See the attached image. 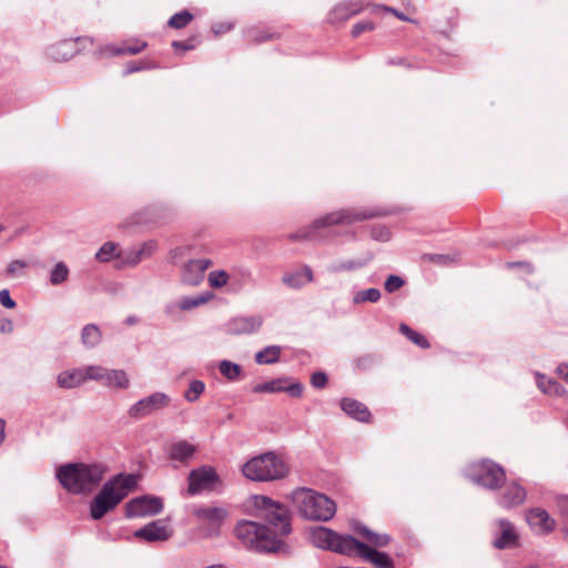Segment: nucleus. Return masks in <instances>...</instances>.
<instances>
[{"label": "nucleus", "mask_w": 568, "mask_h": 568, "mask_svg": "<svg viewBox=\"0 0 568 568\" xmlns=\"http://www.w3.org/2000/svg\"><path fill=\"white\" fill-rule=\"evenodd\" d=\"M105 467L100 464H65L57 469V478L72 494L90 493L103 479Z\"/></svg>", "instance_id": "obj_1"}, {"label": "nucleus", "mask_w": 568, "mask_h": 568, "mask_svg": "<svg viewBox=\"0 0 568 568\" xmlns=\"http://www.w3.org/2000/svg\"><path fill=\"white\" fill-rule=\"evenodd\" d=\"M136 486V476L133 474H118L109 479L92 499L90 516L94 520L104 517L113 510Z\"/></svg>", "instance_id": "obj_2"}, {"label": "nucleus", "mask_w": 568, "mask_h": 568, "mask_svg": "<svg viewBox=\"0 0 568 568\" xmlns=\"http://www.w3.org/2000/svg\"><path fill=\"white\" fill-rule=\"evenodd\" d=\"M383 213L372 209H343L315 220L306 230L290 235L291 240H318L324 237L323 230L333 225H349L359 221L379 216Z\"/></svg>", "instance_id": "obj_3"}, {"label": "nucleus", "mask_w": 568, "mask_h": 568, "mask_svg": "<svg viewBox=\"0 0 568 568\" xmlns=\"http://www.w3.org/2000/svg\"><path fill=\"white\" fill-rule=\"evenodd\" d=\"M291 497L298 514L305 519L327 521L336 513L335 503L324 494L313 489L305 487L296 488Z\"/></svg>", "instance_id": "obj_4"}, {"label": "nucleus", "mask_w": 568, "mask_h": 568, "mask_svg": "<svg viewBox=\"0 0 568 568\" xmlns=\"http://www.w3.org/2000/svg\"><path fill=\"white\" fill-rule=\"evenodd\" d=\"M236 537L250 549L258 552H278L286 549L285 542L268 527L244 520L235 528Z\"/></svg>", "instance_id": "obj_5"}, {"label": "nucleus", "mask_w": 568, "mask_h": 568, "mask_svg": "<svg viewBox=\"0 0 568 568\" xmlns=\"http://www.w3.org/2000/svg\"><path fill=\"white\" fill-rule=\"evenodd\" d=\"M242 473L254 481H272L285 477L288 474V467L274 453H265L246 462Z\"/></svg>", "instance_id": "obj_6"}, {"label": "nucleus", "mask_w": 568, "mask_h": 568, "mask_svg": "<svg viewBox=\"0 0 568 568\" xmlns=\"http://www.w3.org/2000/svg\"><path fill=\"white\" fill-rule=\"evenodd\" d=\"M256 516L271 525L281 536L292 531L290 511L283 504L266 496H254Z\"/></svg>", "instance_id": "obj_7"}, {"label": "nucleus", "mask_w": 568, "mask_h": 568, "mask_svg": "<svg viewBox=\"0 0 568 568\" xmlns=\"http://www.w3.org/2000/svg\"><path fill=\"white\" fill-rule=\"evenodd\" d=\"M310 538L312 544L317 548L328 549L347 556H352V546L355 545V538L353 536L339 535L323 526L312 529Z\"/></svg>", "instance_id": "obj_8"}, {"label": "nucleus", "mask_w": 568, "mask_h": 568, "mask_svg": "<svg viewBox=\"0 0 568 568\" xmlns=\"http://www.w3.org/2000/svg\"><path fill=\"white\" fill-rule=\"evenodd\" d=\"M172 398L163 392H154L130 406L128 415L133 419H142L170 406Z\"/></svg>", "instance_id": "obj_9"}, {"label": "nucleus", "mask_w": 568, "mask_h": 568, "mask_svg": "<svg viewBox=\"0 0 568 568\" xmlns=\"http://www.w3.org/2000/svg\"><path fill=\"white\" fill-rule=\"evenodd\" d=\"M471 479L479 486L497 489L505 481L506 475L501 466L493 460L485 459L473 466Z\"/></svg>", "instance_id": "obj_10"}, {"label": "nucleus", "mask_w": 568, "mask_h": 568, "mask_svg": "<svg viewBox=\"0 0 568 568\" xmlns=\"http://www.w3.org/2000/svg\"><path fill=\"white\" fill-rule=\"evenodd\" d=\"M163 509V501L160 497L143 495L126 503L125 516L128 518H140L155 516Z\"/></svg>", "instance_id": "obj_11"}, {"label": "nucleus", "mask_w": 568, "mask_h": 568, "mask_svg": "<svg viewBox=\"0 0 568 568\" xmlns=\"http://www.w3.org/2000/svg\"><path fill=\"white\" fill-rule=\"evenodd\" d=\"M187 479V493L193 496L203 490L212 489L213 485L219 480V477L212 467L203 466L192 470Z\"/></svg>", "instance_id": "obj_12"}, {"label": "nucleus", "mask_w": 568, "mask_h": 568, "mask_svg": "<svg viewBox=\"0 0 568 568\" xmlns=\"http://www.w3.org/2000/svg\"><path fill=\"white\" fill-rule=\"evenodd\" d=\"M158 248V243L155 241H148L141 244L140 246L129 248L126 251H121V253L116 254V260L119 261V267L125 266H135L142 260L148 258L153 255V253Z\"/></svg>", "instance_id": "obj_13"}, {"label": "nucleus", "mask_w": 568, "mask_h": 568, "mask_svg": "<svg viewBox=\"0 0 568 568\" xmlns=\"http://www.w3.org/2000/svg\"><path fill=\"white\" fill-rule=\"evenodd\" d=\"M263 322L261 315L236 316L225 324V332L231 335L253 334L260 331Z\"/></svg>", "instance_id": "obj_14"}, {"label": "nucleus", "mask_w": 568, "mask_h": 568, "mask_svg": "<svg viewBox=\"0 0 568 568\" xmlns=\"http://www.w3.org/2000/svg\"><path fill=\"white\" fill-rule=\"evenodd\" d=\"M356 554L376 568H392L394 565L393 559L386 552L378 551L355 538V545L352 546V555Z\"/></svg>", "instance_id": "obj_15"}, {"label": "nucleus", "mask_w": 568, "mask_h": 568, "mask_svg": "<svg viewBox=\"0 0 568 568\" xmlns=\"http://www.w3.org/2000/svg\"><path fill=\"white\" fill-rule=\"evenodd\" d=\"M212 265V261L207 258L190 260L182 270L181 281L189 286L199 285L203 278L205 271Z\"/></svg>", "instance_id": "obj_16"}, {"label": "nucleus", "mask_w": 568, "mask_h": 568, "mask_svg": "<svg viewBox=\"0 0 568 568\" xmlns=\"http://www.w3.org/2000/svg\"><path fill=\"white\" fill-rule=\"evenodd\" d=\"M173 534V530L163 521L154 520L134 532V536L139 539H143L149 542L165 541Z\"/></svg>", "instance_id": "obj_17"}, {"label": "nucleus", "mask_w": 568, "mask_h": 568, "mask_svg": "<svg viewBox=\"0 0 568 568\" xmlns=\"http://www.w3.org/2000/svg\"><path fill=\"white\" fill-rule=\"evenodd\" d=\"M526 520L532 531L538 535H547L556 527V521L542 508H532L526 514Z\"/></svg>", "instance_id": "obj_18"}, {"label": "nucleus", "mask_w": 568, "mask_h": 568, "mask_svg": "<svg viewBox=\"0 0 568 568\" xmlns=\"http://www.w3.org/2000/svg\"><path fill=\"white\" fill-rule=\"evenodd\" d=\"M193 515L212 526H220L227 517V510L216 506H199L193 509Z\"/></svg>", "instance_id": "obj_19"}, {"label": "nucleus", "mask_w": 568, "mask_h": 568, "mask_svg": "<svg viewBox=\"0 0 568 568\" xmlns=\"http://www.w3.org/2000/svg\"><path fill=\"white\" fill-rule=\"evenodd\" d=\"M525 498V488L521 487L519 484L513 481L505 487L498 503L500 506L505 508H510L524 503Z\"/></svg>", "instance_id": "obj_20"}, {"label": "nucleus", "mask_w": 568, "mask_h": 568, "mask_svg": "<svg viewBox=\"0 0 568 568\" xmlns=\"http://www.w3.org/2000/svg\"><path fill=\"white\" fill-rule=\"evenodd\" d=\"M362 9V4L355 0L344 1L333 8L329 12L328 19L333 23L345 21L351 17L358 14Z\"/></svg>", "instance_id": "obj_21"}, {"label": "nucleus", "mask_w": 568, "mask_h": 568, "mask_svg": "<svg viewBox=\"0 0 568 568\" xmlns=\"http://www.w3.org/2000/svg\"><path fill=\"white\" fill-rule=\"evenodd\" d=\"M500 534L495 539L494 546L498 549H505L516 546L518 536L516 534L515 527L505 519H500L498 521Z\"/></svg>", "instance_id": "obj_22"}, {"label": "nucleus", "mask_w": 568, "mask_h": 568, "mask_svg": "<svg viewBox=\"0 0 568 568\" xmlns=\"http://www.w3.org/2000/svg\"><path fill=\"white\" fill-rule=\"evenodd\" d=\"M341 408L349 417L359 422H367L371 417L368 408L363 403L353 398H343L341 400Z\"/></svg>", "instance_id": "obj_23"}, {"label": "nucleus", "mask_w": 568, "mask_h": 568, "mask_svg": "<svg viewBox=\"0 0 568 568\" xmlns=\"http://www.w3.org/2000/svg\"><path fill=\"white\" fill-rule=\"evenodd\" d=\"M47 54L53 61H67L75 54V43L72 40L60 41L49 47Z\"/></svg>", "instance_id": "obj_24"}, {"label": "nucleus", "mask_w": 568, "mask_h": 568, "mask_svg": "<svg viewBox=\"0 0 568 568\" xmlns=\"http://www.w3.org/2000/svg\"><path fill=\"white\" fill-rule=\"evenodd\" d=\"M312 268L305 265L301 271L288 273L283 276V283L291 288H301L313 282Z\"/></svg>", "instance_id": "obj_25"}, {"label": "nucleus", "mask_w": 568, "mask_h": 568, "mask_svg": "<svg viewBox=\"0 0 568 568\" xmlns=\"http://www.w3.org/2000/svg\"><path fill=\"white\" fill-rule=\"evenodd\" d=\"M84 382V372L78 368L61 372L57 377V383L61 388H74Z\"/></svg>", "instance_id": "obj_26"}, {"label": "nucleus", "mask_w": 568, "mask_h": 568, "mask_svg": "<svg viewBox=\"0 0 568 568\" xmlns=\"http://www.w3.org/2000/svg\"><path fill=\"white\" fill-rule=\"evenodd\" d=\"M194 445L186 440H179L173 443L170 447V458L178 462H187L195 453Z\"/></svg>", "instance_id": "obj_27"}, {"label": "nucleus", "mask_w": 568, "mask_h": 568, "mask_svg": "<svg viewBox=\"0 0 568 568\" xmlns=\"http://www.w3.org/2000/svg\"><path fill=\"white\" fill-rule=\"evenodd\" d=\"M103 386L126 389L130 385L129 377L123 369H106Z\"/></svg>", "instance_id": "obj_28"}, {"label": "nucleus", "mask_w": 568, "mask_h": 568, "mask_svg": "<svg viewBox=\"0 0 568 568\" xmlns=\"http://www.w3.org/2000/svg\"><path fill=\"white\" fill-rule=\"evenodd\" d=\"M354 530L362 536L364 539H366L368 542L376 547H385L388 545L390 538L388 535H381L373 532L369 530L365 525L356 524L354 525Z\"/></svg>", "instance_id": "obj_29"}, {"label": "nucleus", "mask_w": 568, "mask_h": 568, "mask_svg": "<svg viewBox=\"0 0 568 568\" xmlns=\"http://www.w3.org/2000/svg\"><path fill=\"white\" fill-rule=\"evenodd\" d=\"M282 347L270 345L255 354V362L260 365L274 364L278 362Z\"/></svg>", "instance_id": "obj_30"}, {"label": "nucleus", "mask_w": 568, "mask_h": 568, "mask_svg": "<svg viewBox=\"0 0 568 568\" xmlns=\"http://www.w3.org/2000/svg\"><path fill=\"white\" fill-rule=\"evenodd\" d=\"M102 339L100 328L94 324H87L81 332V342L85 347L92 348Z\"/></svg>", "instance_id": "obj_31"}, {"label": "nucleus", "mask_w": 568, "mask_h": 568, "mask_svg": "<svg viewBox=\"0 0 568 568\" xmlns=\"http://www.w3.org/2000/svg\"><path fill=\"white\" fill-rule=\"evenodd\" d=\"M148 47V43L142 40H134L132 44H124L121 47H108L106 50L112 55L129 54L134 55L142 52Z\"/></svg>", "instance_id": "obj_32"}, {"label": "nucleus", "mask_w": 568, "mask_h": 568, "mask_svg": "<svg viewBox=\"0 0 568 568\" xmlns=\"http://www.w3.org/2000/svg\"><path fill=\"white\" fill-rule=\"evenodd\" d=\"M536 382L538 388L548 395H560L564 392L562 386L552 378H546V376L536 373Z\"/></svg>", "instance_id": "obj_33"}, {"label": "nucleus", "mask_w": 568, "mask_h": 568, "mask_svg": "<svg viewBox=\"0 0 568 568\" xmlns=\"http://www.w3.org/2000/svg\"><path fill=\"white\" fill-rule=\"evenodd\" d=\"M213 297V293L207 292L204 294H199L196 296H184L181 298V301L178 304V307L181 311H190L192 308H195L200 305L205 304Z\"/></svg>", "instance_id": "obj_34"}, {"label": "nucleus", "mask_w": 568, "mask_h": 568, "mask_svg": "<svg viewBox=\"0 0 568 568\" xmlns=\"http://www.w3.org/2000/svg\"><path fill=\"white\" fill-rule=\"evenodd\" d=\"M121 253L119 246L114 242H105L95 254L99 262L106 263L112 258H116V254Z\"/></svg>", "instance_id": "obj_35"}, {"label": "nucleus", "mask_w": 568, "mask_h": 568, "mask_svg": "<svg viewBox=\"0 0 568 568\" xmlns=\"http://www.w3.org/2000/svg\"><path fill=\"white\" fill-rule=\"evenodd\" d=\"M381 300V291L378 288H367L364 291H358L353 296L354 304H363V303H377Z\"/></svg>", "instance_id": "obj_36"}, {"label": "nucleus", "mask_w": 568, "mask_h": 568, "mask_svg": "<svg viewBox=\"0 0 568 568\" xmlns=\"http://www.w3.org/2000/svg\"><path fill=\"white\" fill-rule=\"evenodd\" d=\"M219 367L220 373L229 381H236L242 372V367L239 364L226 359L221 361Z\"/></svg>", "instance_id": "obj_37"}, {"label": "nucleus", "mask_w": 568, "mask_h": 568, "mask_svg": "<svg viewBox=\"0 0 568 568\" xmlns=\"http://www.w3.org/2000/svg\"><path fill=\"white\" fill-rule=\"evenodd\" d=\"M69 267L64 262H58L50 272V283L60 285L68 280Z\"/></svg>", "instance_id": "obj_38"}, {"label": "nucleus", "mask_w": 568, "mask_h": 568, "mask_svg": "<svg viewBox=\"0 0 568 568\" xmlns=\"http://www.w3.org/2000/svg\"><path fill=\"white\" fill-rule=\"evenodd\" d=\"M288 382L287 378H276L266 383L257 384L254 387V393H280L282 392L283 384Z\"/></svg>", "instance_id": "obj_39"}, {"label": "nucleus", "mask_w": 568, "mask_h": 568, "mask_svg": "<svg viewBox=\"0 0 568 568\" xmlns=\"http://www.w3.org/2000/svg\"><path fill=\"white\" fill-rule=\"evenodd\" d=\"M205 384L200 379H194L190 383L187 389L184 393V398L189 403H194L204 393Z\"/></svg>", "instance_id": "obj_40"}, {"label": "nucleus", "mask_w": 568, "mask_h": 568, "mask_svg": "<svg viewBox=\"0 0 568 568\" xmlns=\"http://www.w3.org/2000/svg\"><path fill=\"white\" fill-rule=\"evenodd\" d=\"M192 20H193V14L187 10H183V11H180V12L173 14L169 19L168 26L173 29H182V28L186 27Z\"/></svg>", "instance_id": "obj_41"}, {"label": "nucleus", "mask_w": 568, "mask_h": 568, "mask_svg": "<svg viewBox=\"0 0 568 568\" xmlns=\"http://www.w3.org/2000/svg\"><path fill=\"white\" fill-rule=\"evenodd\" d=\"M231 275L223 270H216L209 273L207 281L212 288H221L227 284Z\"/></svg>", "instance_id": "obj_42"}, {"label": "nucleus", "mask_w": 568, "mask_h": 568, "mask_svg": "<svg viewBox=\"0 0 568 568\" xmlns=\"http://www.w3.org/2000/svg\"><path fill=\"white\" fill-rule=\"evenodd\" d=\"M399 331L409 341H412L414 344L418 345L419 347H422V348H428L429 347L428 341L422 334L413 331L408 325L400 324Z\"/></svg>", "instance_id": "obj_43"}, {"label": "nucleus", "mask_w": 568, "mask_h": 568, "mask_svg": "<svg viewBox=\"0 0 568 568\" xmlns=\"http://www.w3.org/2000/svg\"><path fill=\"white\" fill-rule=\"evenodd\" d=\"M364 262H361V261H353V260H349V261H341V262H337V263H334L332 264L329 267H328V271L331 273H341V272H345V271H354L356 268H361L364 266Z\"/></svg>", "instance_id": "obj_44"}, {"label": "nucleus", "mask_w": 568, "mask_h": 568, "mask_svg": "<svg viewBox=\"0 0 568 568\" xmlns=\"http://www.w3.org/2000/svg\"><path fill=\"white\" fill-rule=\"evenodd\" d=\"M108 368L99 366V365H90L83 372L85 376V381L92 379L100 382L102 384L104 379V374Z\"/></svg>", "instance_id": "obj_45"}, {"label": "nucleus", "mask_w": 568, "mask_h": 568, "mask_svg": "<svg viewBox=\"0 0 568 568\" xmlns=\"http://www.w3.org/2000/svg\"><path fill=\"white\" fill-rule=\"evenodd\" d=\"M558 508L562 517V530L565 538L568 540V496H562L558 500Z\"/></svg>", "instance_id": "obj_46"}, {"label": "nucleus", "mask_w": 568, "mask_h": 568, "mask_svg": "<svg viewBox=\"0 0 568 568\" xmlns=\"http://www.w3.org/2000/svg\"><path fill=\"white\" fill-rule=\"evenodd\" d=\"M231 278L240 284H247L252 282V273L244 267H237L233 271Z\"/></svg>", "instance_id": "obj_47"}, {"label": "nucleus", "mask_w": 568, "mask_h": 568, "mask_svg": "<svg viewBox=\"0 0 568 568\" xmlns=\"http://www.w3.org/2000/svg\"><path fill=\"white\" fill-rule=\"evenodd\" d=\"M405 284L404 280L398 275H389L384 284L385 291L394 293Z\"/></svg>", "instance_id": "obj_48"}, {"label": "nucleus", "mask_w": 568, "mask_h": 568, "mask_svg": "<svg viewBox=\"0 0 568 568\" xmlns=\"http://www.w3.org/2000/svg\"><path fill=\"white\" fill-rule=\"evenodd\" d=\"M247 39L251 41V42H254V43H260V42H263V41H267V40H272L274 38V34L273 33H267V32H260L255 29H252V30H248L247 31Z\"/></svg>", "instance_id": "obj_49"}, {"label": "nucleus", "mask_w": 568, "mask_h": 568, "mask_svg": "<svg viewBox=\"0 0 568 568\" xmlns=\"http://www.w3.org/2000/svg\"><path fill=\"white\" fill-rule=\"evenodd\" d=\"M372 236L376 241L387 242L390 239V232L385 226H375L372 229Z\"/></svg>", "instance_id": "obj_50"}, {"label": "nucleus", "mask_w": 568, "mask_h": 568, "mask_svg": "<svg viewBox=\"0 0 568 568\" xmlns=\"http://www.w3.org/2000/svg\"><path fill=\"white\" fill-rule=\"evenodd\" d=\"M374 29V23L372 21H361L353 26L352 36L358 37L363 32L372 31Z\"/></svg>", "instance_id": "obj_51"}, {"label": "nucleus", "mask_w": 568, "mask_h": 568, "mask_svg": "<svg viewBox=\"0 0 568 568\" xmlns=\"http://www.w3.org/2000/svg\"><path fill=\"white\" fill-rule=\"evenodd\" d=\"M311 384L314 388H324L327 384V375L323 372H316L311 376Z\"/></svg>", "instance_id": "obj_52"}, {"label": "nucleus", "mask_w": 568, "mask_h": 568, "mask_svg": "<svg viewBox=\"0 0 568 568\" xmlns=\"http://www.w3.org/2000/svg\"><path fill=\"white\" fill-rule=\"evenodd\" d=\"M283 388L284 389L282 392L287 393L292 397H300L303 393V385L301 383H293L288 385L286 382L283 384Z\"/></svg>", "instance_id": "obj_53"}, {"label": "nucleus", "mask_w": 568, "mask_h": 568, "mask_svg": "<svg viewBox=\"0 0 568 568\" xmlns=\"http://www.w3.org/2000/svg\"><path fill=\"white\" fill-rule=\"evenodd\" d=\"M0 304L6 308L16 307V302L11 298L10 292L7 288L0 291Z\"/></svg>", "instance_id": "obj_54"}, {"label": "nucleus", "mask_w": 568, "mask_h": 568, "mask_svg": "<svg viewBox=\"0 0 568 568\" xmlns=\"http://www.w3.org/2000/svg\"><path fill=\"white\" fill-rule=\"evenodd\" d=\"M149 68L150 67L146 65L143 62H134V61H132V62H129L126 64V68H125L124 72H123V74L128 75V74H131L133 72H138V71L144 70V69H149Z\"/></svg>", "instance_id": "obj_55"}, {"label": "nucleus", "mask_w": 568, "mask_h": 568, "mask_svg": "<svg viewBox=\"0 0 568 568\" xmlns=\"http://www.w3.org/2000/svg\"><path fill=\"white\" fill-rule=\"evenodd\" d=\"M26 267H27V263L24 261L14 260L8 265L7 273L9 275H16L18 271L23 270Z\"/></svg>", "instance_id": "obj_56"}, {"label": "nucleus", "mask_w": 568, "mask_h": 568, "mask_svg": "<svg viewBox=\"0 0 568 568\" xmlns=\"http://www.w3.org/2000/svg\"><path fill=\"white\" fill-rule=\"evenodd\" d=\"M506 266L508 268L521 267L527 274H531L534 272L532 265L528 262H510L507 263Z\"/></svg>", "instance_id": "obj_57"}, {"label": "nucleus", "mask_w": 568, "mask_h": 568, "mask_svg": "<svg viewBox=\"0 0 568 568\" xmlns=\"http://www.w3.org/2000/svg\"><path fill=\"white\" fill-rule=\"evenodd\" d=\"M172 47L175 50H183V51H189L194 48V45L189 41H173Z\"/></svg>", "instance_id": "obj_58"}, {"label": "nucleus", "mask_w": 568, "mask_h": 568, "mask_svg": "<svg viewBox=\"0 0 568 568\" xmlns=\"http://www.w3.org/2000/svg\"><path fill=\"white\" fill-rule=\"evenodd\" d=\"M13 324L9 318H0V333H11Z\"/></svg>", "instance_id": "obj_59"}, {"label": "nucleus", "mask_w": 568, "mask_h": 568, "mask_svg": "<svg viewBox=\"0 0 568 568\" xmlns=\"http://www.w3.org/2000/svg\"><path fill=\"white\" fill-rule=\"evenodd\" d=\"M557 374L559 377H561L564 381L568 383V364H560L557 369Z\"/></svg>", "instance_id": "obj_60"}, {"label": "nucleus", "mask_w": 568, "mask_h": 568, "mask_svg": "<svg viewBox=\"0 0 568 568\" xmlns=\"http://www.w3.org/2000/svg\"><path fill=\"white\" fill-rule=\"evenodd\" d=\"M232 27L233 26L231 23H227V24H222L221 23V24L213 26L212 29H213L214 33L220 34V33H224V32L231 30Z\"/></svg>", "instance_id": "obj_61"}, {"label": "nucleus", "mask_w": 568, "mask_h": 568, "mask_svg": "<svg viewBox=\"0 0 568 568\" xmlns=\"http://www.w3.org/2000/svg\"><path fill=\"white\" fill-rule=\"evenodd\" d=\"M430 260L438 263H446L449 257L447 255H433Z\"/></svg>", "instance_id": "obj_62"}, {"label": "nucleus", "mask_w": 568, "mask_h": 568, "mask_svg": "<svg viewBox=\"0 0 568 568\" xmlns=\"http://www.w3.org/2000/svg\"><path fill=\"white\" fill-rule=\"evenodd\" d=\"M383 9L385 11H389L392 13H394L397 18H399L400 20H406L407 18L403 14V13H399L396 9H393V8H388V7H383Z\"/></svg>", "instance_id": "obj_63"}, {"label": "nucleus", "mask_w": 568, "mask_h": 568, "mask_svg": "<svg viewBox=\"0 0 568 568\" xmlns=\"http://www.w3.org/2000/svg\"><path fill=\"white\" fill-rule=\"evenodd\" d=\"M4 426H6L4 420L0 419V445L2 444V442L4 439Z\"/></svg>", "instance_id": "obj_64"}]
</instances>
